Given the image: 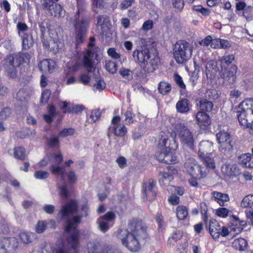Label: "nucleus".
Segmentation results:
<instances>
[{
	"label": "nucleus",
	"mask_w": 253,
	"mask_h": 253,
	"mask_svg": "<svg viewBox=\"0 0 253 253\" xmlns=\"http://www.w3.org/2000/svg\"><path fill=\"white\" fill-rule=\"evenodd\" d=\"M127 227V229H119L117 237L130 252H138L141 249L140 241L149 238L147 226L142 219L133 218L129 221Z\"/></svg>",
	"instance_id": "1"
},
{
	"label": "nucleus",
	"mask_w": 253,
	"mask_h": 253,
	"mask_svg": "<svg viewBox=\"0 0 253 253\" xmlns=\"http://www.w3.org/2000/svg\"><path fill=\"white\" fill-rule=\"evenodd\" d=\"M77 11L74 16V39L76 45L83 43L85 39L89 27L90 19L84 15L85 6L82 0H77Z\"/></svg>",
	"instance_id": "2"
},
{
	"label": "nucleus",
	"mask_w": 253,
	"mask_h": 253,
	"mask_svg": "<svg viewBox=\"0 0 253 253\" xmlns=\"http://www.w3.org/2000/svg\"><path fill=\"white\" fill-rule=\"evenodd\" d=\"M132 56L145 73L153 72L157 68L160 61L158 55L151 54L149 49L147 48L140 50H134Z\"/></svg>",
	"instance_id": "3"
},
{
	"label": "nucleus",
	"mask_w": 253,
	"mask_h": 253,
	"mask_svg": "<svg viewBox=\"0 0 253 253\" xmlns=\"http://www.w3.org/2000/svg\"><path fill=\"white\" fill-rule=\"evenodd\" d=\"M83 216L76 215L68 219L65 226V231L70 233L73 231L67 239L68 244L73 250H76L80 245V231L78 229V225L81 223Z\"/></svg>",
	"instance_id": "4"
},
{
	"label": "nucleus",
	"mask_w": 253,
	"mask_h": 253,
	"mask_svg": "<svg viewBox=\"0 0 253 253\" xmlns=\"http://www.w3.org/2000/svg\"><path fill=\"white\" fill-rule=\"evenodd\" d=\"M193 46L185 40H179L173 48V57L178 64L185 63L192 56Z\"/></svg>",
	"instance_id": "5"
},
{
	"label": "nucleus",
	"mask_w": 253,
	"mask_h": 253,
	"mask_svg": "<svg viewBox=\"0 0 253 253\" xmlns=\"http://www.w3.org/2000/svg\"><path fill=\"white\" fill-rule=\"evenodd\" d=\"M171 135L174 139L177 135L182 144L190 149L194 148L195 140L193 132L183 124H177L174 127V131L171 132Z\"/></svg>",
	"instance_id": "6"
},
{
	"label": "nucleus",
	"mask_w": 253,
	"mask_h": 253,
	"mask_svg": "<svg viewBox=\"0 0 253 253\" xmlns=\"http://www.w3.org/2000/svg\"><path fill=\"white\" fill-rule=\"evenodd\" d=\"M235 57L233 54H228L223 56L220 59L221 71V76L227 81L230 80L234 82L236 79V74L237 71V67L235 65H231Z\"/></svg>",
	"instance_id": "7"
},
{
	"label": "nucleus",
	"mask_w": 253,
	"mask_h": 253,
	"mask_svg": "<svg viewBox=\"0 0 253 253\" xmlns=\"http://www.w3.org/2000/svg\"><path fill=\"white\" fill-rule=\"evenodd\" d=\"M211 147V145L208 141H202L199 145L198 153L199 158L207 168L214 169L215 168L214 159L208 155L211 154L209 153Z\"/></svg>",
	"instance_id": "8"
},
{
	"label": "nucleus",
	"mask_w": 253,
	"mask_h": 253,
	"mask_svg": "<svg viewBox=\"0 0 253 253\" xmlns=\"http://www.w3.org/2000/svg\"><path fill=\"white\" fill-rule=\"evenodd\" d=\"M206 227H208L209 233L214 240L218 239L220 236L225 237L229 234V231L227 227H221L218 222L213 218L210 220L209 224V225H206Z\"/></svg>",
	"instance_id": "9"
},
{
	"label": "nucleus",
	"mask_w": 253,
	"mask_h": 253,
	"mask_svg": "<svg viewBox=\"0 0 253 253\" xmlns=\"http://www.w3.org/2000/svg\"><path fill=\"white\" fill-rule=\"evenodd\" d=\"M184 167L190 176H198V178H205L207 176L205 168L198 165L195 161H187L185 163Z\"/></svg>",
	"instance_id": "10"
},
{
	"label": "nucleus",
	"mask_w": 253,
	"mask_h": 253,
	"mask_svg": "<svg viewBox=\"0 0 253 253\" xmlns=\"http://www.w3.org/2000/svg\"><path fill=\"white\" fill-rule=\"evenodd\" d=\"M144 198L149 201L155 199L157 195L156 182L152 178L149 179L148 182H144L142 185Z\"/></svg>",
	"instance_id": "11"
},
{
	"label": "nucleus",
	"mask_w": 253,
	"mask_h": 253,
	"mask_svg": "<svg viewBox=\"0 0 253 253\" xmlns=\"http://www.w3.org/2000/svg\"><path fill=\"white\" fill-rule=\"evenodd\" d=\"M216 138L221 151H230L233 149L231 136L227 131L220 130L216 134Z\"/></svg>",
	"instance_id": "12"
},
{
	"label": "nucleus",
	"mask_w": 253,
	"mask_h": 253,
	"mask_svg": "<svg viewBox=\"0 0 253 253\" xmlns=\"http://www.w3.org/2000/svg\"><path fill=\"white\" fill-rule=\"evenodd\" d=\"M18 247V242L14 237H3L0 239V253H11Z\"/></svg>",
	"instance_id": "13"
},
{
	"label": "nucleus",
	"mask_w": 253,
	"mask_h": 253,
	"mask_svg": "<svg viewBox=\"0 0 253 253\" xmlns=\"http://www.w3.org/2000/svg\"><path fill=\"white\" fill-rule=\"evenodd\" d=\"M79 204L76 200H71L64 205L62 206L58 214L62 218H65L70 215L77 212Z\"/></svg>",
	"instance_id": "14"
},
{
	"label": "nucleus",
	"mask_w": 253,
	"mask_h": 253,
	"mask_svg": "<svg viewBox=\"0 0 253 253\" xmlns=\"http://www.w3.org/2000/svg\"><path fill=\"white\" fill-rule=\"evenodd\" d=\"M42 6L47 10L51 16L59 17L61 16L63 7L59 3H54L53 0H43Z\"/></svg>",
	"instance_id": "15"
},
{
	"label": "nucleus",
	"mask_w": 253,
	"mask_h": 253,
	"mask_svg": "<svg viewBox=\"0 0 253 253\" xmlns=\"http://www.w3.org/2000/svg\"><path fill=\"white\" fill-rule=\"evenodd\" d=\"M173 150H167L158 151L155 155L156 158L160 162L167 165H174L178 163L177 157L173 155Z\"/></svg>",
	"instance_id": "16"
},
{
	"label": "nucleus",
	"mask_w": 253,
	"mask_h": 253,
	"mask_svg": "<svg viewBox=\"0 0 253 253\" xmlns=\"http://www.w3.org/2000/svg\"><path fill=\"white\" fill-rule=\"evenodd\" d=\"M247 225V222L245 220H240L238 217L232 215L231 216L229 228L230 231L234 236L238 235L242 232L244 227Z\"/></svg>",
	"instance_id": "17"
},
{
	"label": "nucleus",
	"mask_w": 253,
	"mask_h": 253,
	"mask_svg": "<svg viewBox=\"0 0 253 253\" xmlns=\"http://www.w3.org/2000/svg\"><path fill=\"white\" fill-rule=\"evenodd\" d=\"M168 139V136L165 133L161 134L157 145L158 148L160 150L159 151H164L167 150H169V151L175 150L177 148L178 144L173 137L172 140L169 141V145L167 146V144Z\"/></svg>",
	"instance_id": "18"
},
{
	"label": "nucleus",
	"mask_w": 253,
	"mask_h": 253,
	"mask_svg": "<svg viewBox=\"0 0 253 253\" xmlns=\"http://www.w3.org/2000/svg\"><path fill=\"white\" fill-rule=\"evenodd\" d=\"M195 117L197 124L201 129L207 130L210 128L211 119L207 113L204 111H198Z\"/></svg>",
	"instance_id": "19"
},
{
	"label": "nucleus",
	"mask_w": 253,
	"mask_h": 253,
	"mask_svg": "<svg viewBox=\"0 0 253 253\" xmlns=\"http://www.w3.org/2000/svg\"><path fill=\"white\" fill-rule=\"evenodd\" d=\"M115 136L123 138L126 136L127 133V128L125 125L121 124L117 126H109L107 131V136L110 138L112 134Z\"/></svg>",
	"instance_id": "20"
},
{
	"label": "nucleus",
	"mask_w": 253,
	"mask_h": 253,
	"mask_svg": "<svg viewBox=\"0 0 253 253\" xmlns=\"http://www.w3.org/2000/svg\"><path fill=\"white\" fill-rule=\"evenodd\" d=\"M61 103L62 105L60 107V108L62 111V113L64 114H80L81 113L85 108L82 105L73 104L71 106L68 107L69 103L67 101H62Z\"/></svg>",
	"instance_id": "21"
},
{
	"label": "nucleus",
	"mask_w": 253,
	"mask_h": 253,
	"mask_svg": "<svg viewBox=\"0 0 253 253\" xmlns=\"http://www.w3.org/2000/svg\"><path fill=\"white\" fill-rule=\"evenodd\" d=\"M221 170L224 174L229 177H235L240 173V169L235 164H224L221 168Z\"/></svg>",
	"instance_id": "22"
},
{
	"label": "nucleus",
	"mask_w": 253,
	"mask_h": 253,
	"mask_svg": "<svg viewBox=\"0 0 253 253\" xmlns=\"http://www.w3.org/2000/svg\"><path fill=\"white\" fill-rule=\"evenodd\" d=\"M167 169L169 172H170L171 174L167 172H160V175H161V177L159 179V182L161 185L165 184V181H168L167 184H169V182L173 180V177L172 174H176L177 173V170L172 166H168Z\"/></svg>",
	"instance_id": "23"
},
{
	"label": "nucleus",
	"mask_w": 253,
	"mask_h": 253,
	"mask_svg": "<svg viewBox=\"0 0 253 253\" xmlns=\"http://www.w3.org/2000/svg\"><path fill=\"white\" fill-rule=\"evenodd\" d=\"M191 107L189 101L185 98L179 100L176 104V111L181 114L188 113Z\"/></svg>",
	"instance_id": "24"
},
{
	"label": "nucleus",
	"mask_w": 253,
	"mask_h": 253,
	"mask_svg": "<svg viewBox=\"0 0 253 253\" xmlns=\"http://www.w3.org/2000/svg\"><path fill=\"white\" fill-rule=\"evenodd\" d=\"M55 61L50 59H44L38 64L40 71L48 72L49 73L53 71L55 67Z\"/></svg>",
	"instance_id": "25"
},
{
	"label": "nucleus",
	"mask_w": 253,
	"mask_h": 253,
	"mask_svg": "<svg viewBox=\"0 0 253 253\" xmlns=\"http://www.w3.org/2000/svg\"><path fill=\"white\" fill-rule=\"evenodd\" d=\"M239 163L246 168L253 169V155L250 153L241 155L238 158Z\"/></svg>",
	"instance_id": "26"
},
{
	"label": "nucleus",
	"mask_w": 253,
	"mask_h": 253,
	"mask_svg": "<svg viewBox=\"0 0 253 253\" xmlns=\"http://www.w3.org/2000/svg\"><path fill=\"white\" fill-rule=\"evenodd\" d=\"M232 247L240 251H246L248 246L247 241L243 238L235 239L232 243Z\"/></svg>",
	"instance_id": "27"
},
{
	"label": "nucleus",
	"mask_w": 253,
	"mask_h": 253,
	"mask_svg": "<svg viewBox=\"0 0 253 253\" xmlns=\"http://www.w3.org/2000/svg\"><path fill=\"white\" fill-rule=\"evenodd\" d=\"M237 114L238 120L240 125L245 128L249 127L250 121L247 118L248 113L237 108Z\"/></svg>",
	"instance_id": "28"
},
{
	"label": "nucleus",
	"mask_w": 253,
	"mask_h": 253,
	"mask_svg": "<svg viewBox=\"0 0 253 253\" xmlns=\"http://www.w3.org/2000/svg\"><path fill=\"white\" fill-rule=\"evenodd\" d=\"M83 65L88 72L94 71V68L91 57V52L88 50L84 55L83 59Z\"/></svg>",
	"instance_id": "29"
},
{
	"label": "nucleus",
	"mask_w": 253,
	"mask_h": 253,
	"mask_svg": "<svg viewBox=\"0 0 253 253\" xmlns=\"http://www.w3.org/2000/svg\"><path fill=\"white\" fill-rule=\"evenodd\" d=\"M175 213L178 220H184L188 216V209L186 206L178 205L175 209Z\"/></svg>",
	"instance_id": "30"
},
{
	"label": "nucleus",
	"mask_w": 253,
	"mask_h": 253,
	"mask_svg": "<svg viewBox=\"0 0 253 253\" xmlns=\"http://www.w3.org/2000/svg\"><path fill=\"white\" fill-rule=\"evenodd\" d=\"M199 111H204L205 113H209L211 111L213 107V104L211 101H209L206 98H202L199 101Z\"/></svg>",
	"instance_id": "31"
},
{
	"label": "nucleus",
	"mask_w": 253,
	"mask_h": 253,
	"mask_svg": "<svg viewBox=\"0 0 253 253\" xmlns=\"http://www.w3.org/2000/svg\"><path fill=\"white\" fill-rule=\"evenodd\" d=\"M212 195L216 201L221 206H224L225 202L229 200L228 194H223L217 191H213Z\"/></svg>",
	"instance_id": "32"
},
{
	"label": "nucleus",
	"mask_w": 253,
	"mask_h": 253,
	"mask_svg": "<svg viewBox=\"0 0 253 253\" xmlns=\"http://www.w3.org/2000/svg\"><path fill=\"white\" fill-rule=\"evenodd\" d=\"M22 47L24 49H28L33 45V37L32 35L26 33L21 34Z\"/></svg>",
	"instance_id": "33"
},
{
	"label": "nucleus",
	"mask_w": 253,
	"mask_h": 253,
	"mask_svg": "<svg viewBox=\"0 0 253 253\" xmlns=\"http://www.w3.org/2000/svg\"><path fill=\"white\" fill-rule=\"evenodd\" d=\"M171 89V84L166 81H161L158 84V92L163 95L169 93L170 92Z\"/></svg>",
	"instance_id": "34"
},
{
	"label": "nucleus",
	"mask_w": 253,
	"mask_h": 253,
	"mask_svg": "<svg viewBox=\"0 0 253 253\" xmlns=\"http://www.w3.org/2000/svg\"><path fill=\"white\" fill-rule=\"evenodd\" d=\"M110 24V21L107 16L100 15L97 17V27H100L101 30L105 27H108Z\"/></svg>",
	"instance_id": "35"
},
{
	"label": "nucleus",
	"mask_w": 253,
	"mask_h": 253,
	"mask_svg": "<svg viewBox=\"0 0 253 253\" xmlns=\"http://www.w3.org/2000/svg\"><path fill=\"white\" fill-rule=\"evenodd\" d=\"M253 107V99L250 98L245 99L239 105L237 108L248 113Z\"/></svg>",
	"instance_id": "36"
},
{
	"label": "nucleus",
	"mask_w": 253,
	"mask_h": 253,
	"mask_svg": "<svg viewBox=\"0 0 253 253\" xmlns=\"http://www.w3.org/2000/svg\"><path fill=\"white\" fill-rule=\"evenodd\" d=\"M13 154L16 159L21 161H24L26 157L25 149L22 146L15 147Z\"/></svg>",
	"instance_id": "37"
},
{
	"label": "nucleus",
	"mask_w": 253,
	"mask_h": 253,
	"mask_svg": "<svg viewBox=\"0 0 253 253\" xmlns=\"http://www.w3.org/2000/svg\"><path fill=\"white\" fill-rule=\"evenodd\" d=\"M182 237V233L179 231H174L169 237L168 240V244L169 245H174Z\"/></svg>",
	"instance_id": "38"
},
{
	"label": "nucleus",
	"mask_w": 253,
	"mask_h": 253,
	"mask_svg": "<svg viewBox=\"0 0 253 253\" xmlns=\"http://www.w3.org/2000/svg\"><path fill=\"white\" fill-rule=\"evenodd\" d=\"M240 206L243 208H252L253 206V195L246 196L242 200Z\"/></svg>",
	"instance_id": "39"
},
{
	"label": "nucleus",
	"mask_w": 253,
	"mask_h": 253,
	"mask_svg": "<svg viewBox=\"0 0 253 253\" xmlns=\"http://www.w3.org/2000/svg\"><path fill=\"white\" fill-rule=\"evenodd\" d=\"M200 212L202 214V219L206 225L208 222V206L204 202H201L200 204Z\"/></svg>",
	"instance_id": "40"
},
{
	"label": "nucleus",
	"mask_w": 253,
	"mask_h": 253,
	"mask_svg": "<svg viewBox=\"0 0 253 253\" xmlns=\"http://www.w3.org/2000/svg\"><path fill=\"white\" fill-rule=\"evenodd\" d=\"M155 219L158 224V230L159 232L163 231L164 225V216L162 211H158L155 215Z\"/></svg>",
	"instance_id": "41"
},
{
	"label": "nucleus",
	"mask_w": 253,
	"mask_h": 253,
	"mask_svg": "<svg viewBox=\"0 0 253 253\" xmlns=\"http://www.w3.org/2000/svg\"><path fill=\"white\" fill-rule=\"evenodd\" d=\"M96 222L98 229L102 232L105 233L107 232L110 227L108 222L104 221L100 218H97Z\"/></svg>",
	"instance_id": "42"
},
{
	"label": "nucleus",
	"mask_w": 253,
	"mask_h": 253,
	"mask_svg": "<svg viewBox=\"0 0 253 253\" xmlns=\"http://www.w3.org/2000/svg\"><path fill=\"white\" fill-rule=\"evenodd\" d=\"M50 172L53 174H60L61 180H64V169L58 166L53 165L50 168Z\"/></svg>",
	"instance_id": "43"
},
{
	"label": "nucleus",
	"mask_w": 253,
	"mask_h": 253,
	"mask_svg": "<svg viewBox=\"0 0 253 253\" xmlns=\"http://www.w3.org/2000/svg\"><path fill=\"white\" fill-rule=\"evenodd\" d=\"M32 235H33L32 233L26 232H21L19 234L21 241L25 244H28L32 242Z\"/></svg>",
	"instance_id": "44"
},
{
	"label": "nucleus",
	"mask_w": 253,
	"mask_h": 253,
	"mask_svg": "<svg viewBox=\"0 0 253 253\" xmlns=\"http://www.w3.org/2000/svg\"><path fill=\"white\" fill-rule=\"evenodd\" d=\"M105 68L109 73L114 74L117 70V65L116 62L108 60L106 61Z\"/></svg>",
	"instance_id": "45"
},
{
	"label": "nucleus",
	"mask_w": 253,
	"mask_h": 253,
	"mask_svg": "<svg viewBox=\"0 0 253 253\" xmlns=\"http://www.w3.org/2000/svg\"><path fill=\"white\" fill-rule=\"evenodd\" d=\"M101 116V113L98 109L92 110L88 117L90 123L92 124L97 121Z\"/></svg>",
	"instance_id": "46"
},
{
	"label": "nucleus",
	"mask_w": 253,
	"mask_h": 253,
	"mask_svg": "<svg viewBox=\"0 0 253 253\" xmlns=\"http://www.w3.org/2000/svg\"><path fill=\"white\" fill-rule=\"evenodd\" d=\"M116 217L115 213L112 211L107 212L105 214L100 216L98 218L107 222L114 221Z\"/></svg>",
	"instance_id": "47"
},
{
	"label": "nucleus",
	"mask_w": 253,
	"mask_h": 253,
	"mask_svg": "<svg viewBox=\"0 0 253 253\" xmlns=\"http://www.w3.org/2000/svg\"><path fill=\"white\" fill-rule=\"evenodd\" d=\"M75 132V130L73 128H64L59 132L58 136L60 137H66L68 136L73 135Z\"/></svg>",
	"instance_id": "48"
},
{
	"label": "nucleus",
	"mask_w": 253,
	"mask_h": 253,
	"mask_svg": "<svg viewBox=\"0 0 253 253\" xmlns=\"http://www.w3.org/2000/svg\"><path fill=\"white\" fill-rule=\"evenodd\" d=\"M125 122L126 125H129L133 123L135 115L130 110H127L125 113Z\"/></svg>",
	"instance_id": "49"
},
{
	"label": "nucleus",
	"mask_w": 253,
	"mask_h": 253,
	"mask_svg": "<svg viewBox=\"0 0 253 253\" xmlns=\"http://www.w3.org/2000/svg\"><path fill=\"white\" fill-rule=\"evenodd\" d=\"M58 136H51L50 138L47 140V144L51 148H54L59 146V140Z\"/></svg>",
	"instance_id": "50"
},
{
	"label": "nucleus",
	"mask_w": 253,
	"mask_h": 253,
	"mask_svg": "<svg viewBox=\"0 0 253 253\" xmlns=\"http://www.w3.org/2000/svg\"><path fill=\"white\" fill-rule=\"evenodd\" d=\"M47 226V223L45 221L39 220L36 226V231L38 233H43Z\"/></svg>",
	"instance_id": "51"
},
{
	"label": "nucleus",
	"mask_w": 253,
	"mask_h": 253,
	"mask_svg": "<svg viewBox=\"0 0 253 253\" xmlns=\"http://www.w3.org/2000/svg\"><path fill=\"white\" fill-rule=\"evenodd\" d=\"M67 180L69 184L73 185L77 180V177L76 175L75 172L74 170H70L67 173Z\"/></svg>",
	"instance_id": "52"
},
{
	"label": "nucleus",
	"mask_w": 253,
	"mask_h": 253,
	"mask_svg": "<svg viewBox=\"0 0 253 253\" xmlns=\"http://www.w3.org/2000/svg\"><path fill=\"white\" fill-rule=\"evenodd\" d=\"M205 97L206 99H216L218 98V95L216 90L208 89L205 93Z\"/></svg>",
	"instance_id": "53"
},
{
	"label": "nucleus",
	"mask_w": 253,
	"mask_h": 253,
	"mask_svg": "<svg viewBox=\"0 0 253 253\" xmlns=\"http://www.w3.org/2000/svg\"><path fill=\"white\" fill-rule=\"evenodd\" d=\"M16 28L17 30V33L19 36H21L22 33L26 32L29 28L27 24L24 22H19L17 24Z\"/></svg>",
	"instance_id": "54"
},
{
	"label": "nucleus",
	"mask_w": 253,
	"mask_h": 253,
	"mask_svg": "<svg viewBox=\"0 0 253 253\" xmlns=\"http://www.w3.org/2000/svg\"><path fill=\"white\" fill-rule=\"evenodd\" d=\"M229 210L226 208H219L216 210V214L222 218H226L227 217Z\"/></svg>",
	"instance_id": "55"
},
{
	"label": "nucleus",
	"mask_w": 253,
	"mask_h": 253,
	"mask_svg": "<svg viewBox=\"0 0 253 253\" xmlns=\"http://www.w3.org/2000/svg\"><path fill=\"white\" fill-rule=\"evenodd\" d=\"M34 177L39 179H44L49 176V173L44 170H37L34 173Z\"/></svg>",
	"instance_id": "56"
},
{
	"label": "nucleus",
	"mask_w": 253,
	"mask_h": 253,
	"mask_svg": "<svg viewBox=\"0 0 253 253\" xmlns=\"http://www.w3.org/2000/svg\"><path fill=\"white\" fill-rule=\"evenodd\" d=\"M174 79L176 84L180 88L184 89L186 88V85L183 83L182 77L179 75L175 73L174 75Z\"/></svg>",
	"instance_id": "57"
},
{
	"label": "nucleus",
	"mask_w": 253,
	"mask_h": 253,
	"mask_svg": "<svg viewBox=\"0 0 253 253\" xmlns=\"http://www.w3.org/2000/svg\"><path fill=\"white\" fill-rule=\"evenodd\" d=\"M107 54L108 55L114 59H118L120 58V54L116 51V49L114 47H111L108 49Z\"/></svg>",
	"instance_id": "58"
},
{
	"label": "nucleus",
	"mask_w": 253,
	"mask_h": 253,
	"mask_svg": "<svg viewBox=\"0 0 253 253\" xmlns=\"http://www.w3.org/2000/svg\"><path fill=\"white\" fill-rule=\"evenodd\" d=\"M203 178H198V176H191V177L188 179V182L191 187L197 188L199 186L198 181Z\"/></svg>",
	"instance_id": "59"
},
{
	"label": "nucleus",
	"mask_w": 253,
	"mask_h": 253,
	"mask_svg": "<svg viewBox=\"0 0 253 253\" xmlns=\"http://www.w3.org/2000/svg\"><path fill=\"white\" fill-rule=\"evenodd\" d=\"M30 58V56L28 53H20L17 56V60H19V64H22L26 62V60L29 61Z\"/></svg>",
	"instance_id": "60"
},
{
	"label": "nucleus",
	"mask_w": 253,
	"mask_h": 253,
	"mask_svg": "<svg viewBox=\"0 0 253 253\" xmlns=\"http://www.w3.org/2000/svg\"><path fill=\"white\" fill-rule=\"evenodd\" d=\"M168 201L172 206L177 205L180 203L179 197L175 194L171 195Z\"/></svg>",
	"instance_id": "61"
},
{
	"label": "nucleus",
	"mask_w": 253,
	"mask_h": 253,
	"mask_svg": "<svg viewBox=\"0 0 253 253\" xmlns=\"http://www.w3.org/2000/svg\"><path fill=\"white\" fill-rule=\"evenodd\" d=\"M173 7L178 10H181L184 6L183 0H171Z\"/></svg>",
	"instance_id": "62"
},
{
	"label": "nucleus",
	"mask_w": 253,
	"mask_h": 253,
	"mask_svg": "<svg viewBox=\"0 0 253 253\" xmlns=\"http://www.w3.org/2000/svg\"><path fill=\"white\" fill-rule=\"evenodd\" d=\"M91 78L87 74H82L80 77V82L84 85L88 84L90 81Z\"/></svg>",
	"instance_id": "63"
},
{
	"label": "nucleus",
	"mask_w": 253,
	"mask_h": 253,
	"mask_svg": "<svg viewBox=\"0 0 253 253\" xmlns=\"http://www.w3.org/2000/svg\"><path fill=\"white\" fill-rule=\"evenodd\" d=\"M99 253H119L118 252L116 251L110 245L104 246Z\"/></svg>",
	"instance_id": "64"
}]
</instances>
